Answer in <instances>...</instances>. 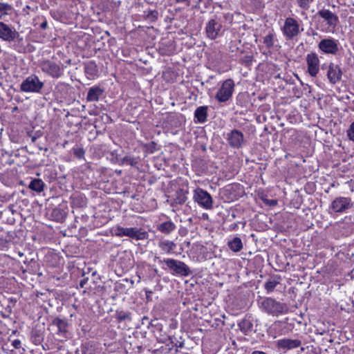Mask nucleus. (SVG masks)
Wrapping results in <instances>:
<instances>
[{"label": "nucleus", "mask_w": 354, "mask_h": 354, "mask_svg": "<svg viewBox=\"0 0 354 354\" xmlns=\"http://www.w3.org/2000/svg\"><path fill=\"white\" fill-rule=\"evenodd\" d=\"M261 310L268 315L278 317L286 314L288 307L285 303L276 300L272 297L263 298L259 303Z\"/></svg>", "instance_id": "obj_1"}, {"label": "nucleus", "mask_w": 354, "mask_h": 354, "mask_svg": "<svg viewBox=\"0 0 354 354\" xmlns=\"http://www.w3.org/2000/svg\"><path fill=\"white\" fill-rule=\"evenodd\" d=\"M155 259L158 260L159 263H164L171 271L173 274L188 277L192 274V271L188 266L181 261L174 259H165L161 260L158 257H156Z\"/></svg>", "instance_id": "obj_2"}, {"label": "nucleus", "mask_w": 354, "mask_h": 354, "mask_svg": "<svg viewBox=\"0 0 354 354\" xmlns=\"http://www.w3.org/2000/svg\"><path fill=\"white\" fill-rule=\"evenodd\" d=\"M304 30L300 28L299 21L293 17H287L284 21L283 26L281 27V31L287 40H293L297 38Z\"/></svg>", "instance_id": "obj_3"}, {"label": "nucleus", "mask_w": 354, "mask_h": 354, "mask_svg": "<svg viewBox=\"0 0 354 354\" xmlns=\"http://www.w3.org/2000/svg\"><path fill=\"white\" fill-rule=\"evenodd\" d=\"M317 15L326 22V26H322L321 30L324 32H333L339 23L338 16L325 8L319 10Z\"/></svg>", "instance_id": "obj_4"}, {"label": "nucleus", "mask_w": 354, "mask_h": 354, "mask_svg": "<svg viewBox=\"0 0 354 354\" xmlns=\"http://www.w3.org/2000/svg\"><path fill=\"white\" fill-rule=\"evenodd\" d=\"M39 67L44 73L52 78L59 79L64 75V66L53 60H43L39 64Z\"/></svg>", "instance_id": "obj_5"}, {"label": "nucleus", "mask_w": 354, "mask_h": 354, "mask_svg": "<svg viewBox=\"0 0 354 354\" xmlns=\"http://www.w3.org/2000/svg\"><path fill=\"white\" fill-rule=\"evenodd\" d=\"M44 86V83L39 80L37 75L28 76L20 84V90L24 93H40Z\"/></svg>", "instance_id": "obj_6"}, {"label": "nucleus", "mask_w": 354, "mask_h": 354, "mask_svg": "<svg viewBox=\"0 0 354 354\" xmlns=\"http://www.w3.org/2000/svg\"><path fill=\"white\" fill-rule=\"evenodd\" d=\"M114 234L118 237L128 236L136 240H144L147 239L148 234L137 227H123L116 226L113 228Z\"/></svg>", "instance_id": "obj_7"}, {"label": "nucleus", "mask_w": 354, "mask_h": 354, "mask_svg": "<svg viewBox=\"0 0 354 354\" xmlns=\"http://www.w3.org/2000/svg\"><path fill=\"white\" fill-rule=\"evenodd\" d=\"M222 21L217 16L209 19L205 25V33L207 38L214 40L223 34Z\"/></svg>", "instance_id": "obj_8"}, {"label": "nucleus", "mask_w": 354, "mask_h": 354, "mask_svg": "<svg viewBox=\"0 0 354 354\" xmlns=\"http://www.w3.org/2000/svg\"><path fill=\"white\" fill-rule=\"evenodd\" d=\"M193 200L205 209H212L213 208L214 201L212 196L202 188L197 187L194 190Z\"/></svg>", "instance_id": "obj_9"}, {"label": "nucleus", "mask_w": 354, "mask_h": 354, "mask_svg": "<svg viewBox=\"0 0 354 354\" xmlns=\"http://www.w3.org/2000/svg\"><path fill=\"white\" fill-rule=\"evenodd\" d=\"M0 39L9 43L23 40V37L20 36L19 32L16 30L14 26L2 21H0Z\"/></svg>", "instance_id": "obj_10"}, {"label": "nucleus", "mask_w": 354, "mask_h": 354, "mask_svg": "<svg viewBox=\"0 0 354 354\" xmlns=\"http://www.w3.org/2000/svg\"><path fill=\"white\" fill-rule=\"evenodd\" d=\"M234 86V82L232 79L225 80L218 90L215 99L223 103L228 101L232 96Z\"/></svg>", "instance_id": "obj_11"}, {"label": "nucleus", "mask_w": 354, "mask_h": 354, "mask_svg": "<svg viewBox=\"0 0 354 354\" xmlns=\"http://www.w3.org/2000/svg\"><path fill=\"white\" fill-rule=\"evenodd\" d=\"M318 48L326 54L336 55L339 50V41L332 37L325 38L319 41Z\"/></svg>", "instance_id": "obj_12"}, {"label": "nucleus", "mask_w": 354, "mask_h": 354, "mask_svg": "<svg viewBox=\"0 0 354 354\" xmlns=\"http://www.w3.org/2000/svg\"><path fill=\"white\" fill-rule=\"evenodd\" d=\"M352 203L351 198L339 196L335 198L329 209L335 213H344L348 209L351 208Z\"/></svg>", "instance_id": "obj_13"}, {"label": "nucleus", "mask_w": 354, "mask_h": 354, "mask_svg": "<svg viewBox=\"0 0 354 354\" xmlns=\"http://www.w3.org/2000/svg\"><path fill=\"white\" fill-rule=\"evenodd\" d=\"M226 140L228 145L234 149L241 148L245 142L243 133L236 129H232L227 134Z\"/></svg>", "instance_id": "obj_14"}, {"label": "nucleus", "mask_w": 354, "mask_h": 354, "mask_svg": "<svg viewBox=\"0 0 354 354\" xmlns=\"http://www.w3.org/2000/svg\"><path fill=\"white\" fill-rule=\"evenodd\" d=\"M301 340L299 339L283 338L277 342V347L283 351L292 350L301 347V351H304V348L301 347Z\"/></svg>", "instance_id": "obj_15"}, {"label": "nucleus", "mask_w": 354, "mask_h": 354, "mask_svg": "<svg viewBox=\"0 0 354 354\" xmlns=\"http://www.w3.org/2000/svg\"><path fill=\"white\" fill-rule=\"evenodd\" d=\"M306 64L308 72L311 77H316L319 71V59L315 53L306 55Z\"/></svg>", "instance_id": "obj_16"}, {"label": "nucleus", "mask_w": 354, "mask_h": 354, "mask_svg": "<svg viewBox=\"0 0 354 354\" xmlns=\"http://www.w3.org/2000/svg\"><path fill=\"white\" fill-rule=\"evenodd\" d=\"M326 75L329 82L332 84H335L342 80V68L339 65L330 62L328 66Z\"/></svg>", "instance_id": "obj_17"}, {"label": "nucleus", "mask_w": 354, "mask_h": 354, "mask_svg": "<svg viewBox=\"0 0 354 354\" xmlns=\"http://www.w3.org/2000/svg\"><path fill=\"white\" fill-rule=\"evenodd\" d=\"M104 89L100 86H93L89 88L87 95V102H97L100 97L103 95Z\"/></svg>", "instance_id": "obj_18"}, {"label": "nucleus", "mask_w": 354, "mask_h": 354, "mask_svg": "<svg viewBox=\"0 0 354 354\" xmlns=\"http://www.w3.org/2000/svg\"><path fill=\"white\" fill-rule=\"evenodd\" d=\"M53 325L57 326V334L66 337V334L68 332V322L64 319H61L59 317H55L52 322Z\"/></svg>", "instance_id": "obj_19"}, {"label": "nucleus", "mask_w": 354, "mask_h": 354, "mask_svg": "<svg viewBox=\"0 0 354 354\" xmlns=\"http://www.w3.org/2000/svg\"><path fill=\"white\" fill-rule=\"evenodd\" d=\"M238 326L244 335H248L253 330V324L250 317L243 318L238 323Z\"/></svg>", "instance_id": "obj_20"}, {"label": "nucleus", "mask_w": 354, "mask_h": 354, "mask_svg": "<svg viewBox=\"0 0 354 354\" xmlns=\"http://www.w3.org/2000/svg\"><path fill=\"white\" fill-rule=\"evenodd\" d=\"M207 106H201L198 107L194 112V118L199 123H204L207 120Z\"/></svg>", "instance_id": "obj_21"}, {"label": "nucleus", "mask_w": 354, "mask_h": 354, "mask_svg": "<svg viewBox=\"0 0 354 354\" xmlns=\"http://www.w3.org/2000/svg\"><path fill=\"white\" fill-rule=\"evenodd\" d=\"M276 41V33L274 30H270L268 33L263 37V43L268 49H271L274 46Z\"/></svg>", "instance_id": "obj_22"}, {"label": "nucleus", "mask_w": 354, "mask_h": 354, "mask_svg": "<svg viewBox=\"0 0 354 354\" xmlns=\"http://www.w3.org/2000/svg\"><path fill=\"white\" fill-rule=\"evenodd\" d=\"M227 245L229 248L234 252H240L243 249L242 241L241 238L238 236L234 237L232 240L229 241Z\"/></svg>", "instance_id": "obj_23"}, {"label": "nucleus", "mask_w": 354, "mask_h": 354, "mask_svg": "<svg viewBox=\"0 0 354 354\" xmlns=\"http://www.w3.org/2000/svg\"><path fill=\"white\" fill-rule=\"evenodd\" d=\"M24 263L27 265L30 272L37 273L39 270V265L35 258L26 257L25 260H24Z\"/></svg>", "instance_id": "obj_24"}, {"label": "nucleus", "mask_w": 354, "mask_h": 354, "mask_svg": "<svg viewBox=\"0 0 354 354\" xmlns=\"http://www.w3.org/2000/svg\"><path fill=\"white\" fill-rule=\"evenodd\" d=\"M176 229L175 224L171 221H168L166 222H163L159 225L158 227V230L160 231L162 233L169 234L171 232H173Z\"/></svg>", "instance_id": "obj_25"}, {"label": "nucleus", "mask_w": 354, "mask_h": 354, "mask_svg": "<svg viewBox=\"0 0 354 354\" xmlns=\"http://www.w3.org/2000/svg\"><path fill=\"white\" fill-rule=\"evenodd\" d=\"M44 185L45 184L41 179L34 178L30 181L28 187L32 191L40 193L43 191Z\"/></svg>", "instance_id": "obj_26"}, {"label": "nucleus", "mask_w": 354, "mask_h": 354, "mask_svg": "<svg viewBox=\"0 0 354 354\" xmlns=\"http://www.w3.org/2000/svg\"><path fill=\"white\" fill-rule=\"evenodd\" d=\"M279 279L280 277H278L277 279H270L265 283L264 288L268 294H270L274 291L276 286L280 283Z\"/></svg>", "instance_id": "obj_27"}, {"label": "nucleus", "mask_w": 354, "mask_h": 354, "mask_svg": "<svg viewBox=\"0 0 354 354\" xmlns=\"http://www.w3.org/2000/svg\"><path fill=\"white\" fill-rule=\"evenodd\" d=\"M115 319L118 322L124 321H131V314L128 311L117 310L115 313Z\"/></svg>", "instance_id": "obj_28"}, {"label": "nucleus", "mask_w": 354, "mask_h": 354, "mask_svg": "<svg viewBox=\"0 0 354 354\" xmlns=\"http://www.w3.org/2000/svg\"><path fill=\"white\" fill-rule=\"evenodd\" d=\"M158 246L162 250L170 253L174 249L176 245L173 241L167 240L159 242Z\"/></svg>", "instance_id": "obj_29"}, {"label": "nucleus", "mask_w": 354, "mask_h": 354, "mask_svg": "<svg viewBox=\"0 0 354 354\" xmlns=\"http://www.w3.org/2000/svg\"><path fill=\"white\" fill-rule=\"evenodd\" d=\"M84 72L89 75H95L97 72V66L94 62H89L85 64Z\"/></svg>", "instance_id": "obj_30"}, {"label": "nucleus", "mask_w": 354, "mask_h": 354, "mask_svg": "<svg viewBox=\"0 0 354 354\" xmlns=\"http://www.w3.org/2000/svg\"><path fill=\"white\" fill-rule=\"evenodd\" d=\"M145 17L151 22H155L158 18V12L156 10H147L144 11Z\"/></svg>", "instance_id": "obj_31"}, {"label": "nucleus", "mask_w": 354, "mask_h": 354, "mask_svg": "<svg viewBox=\"0 0 354 354\" xmlns=\"http://www.w3.org/2000/svg\"><path fill=\"white\" fill-rule=\"evenodd\" d=\"M82 354H95L94 349L89 342H85L81 346Z\"/></svg>", "instance_id": "obj_32"}, {"label": "nucleus", "mask_w": 354, "mask_h": 354, "mask_svg": "<svg viewBox=\"0 0 354 354\" xmlns=\"http://www.w3.org/2000/svg\"><path fill=\"white\" fill-rule=\"evenodd\" d=\"M12 9V7L10 4L0 2V19L1 18L2 15H8V12L11 11Z\"/></svg>", "instance_id": "obj_33"}, {"label": "nucleus", "mask_w": 354, "mask_h": 354, "mask_svg": "<svg viewBox=\"0 0 354 354\" xmlns=\"http://www.w3.org/2000/svg\"><path fill=\"white\" fill-rule=\"evenodd\" d=\"M122 163L131 165V167H137L138 162L134 157L124 156L122 158Z\"/></svg>", "instance_id": "obj_34"}, {"label": "nucleus", "mask_w": 354, "mask_h": 354, "mask_svg": "<svg viewBox=\"0 0 354 354\" xmlns=\"http://www.w3.org/2000/svg\"><path fill=\"white\" fill-rule=\"evenodd\" d=\"M31 338H32V342L36 344V345H38V344H40L41 342H42L43 340V337L41 336V335L39 333V331H32V335H31Z\"/></svg>", "instance_id": "obj_35"}, {"label": "nucleus", "mask_w": 354, "mask_h": 354, "mask_svg": "<svg viewBox=\"0 0 354 354\" xmlns=\"http://www.w3.org/2000/svg\"><path fill=\"white\" fill-rule=\"evenodd\" d=\"M297 5L302 9L308 10L313 0H296Z\"/></svg>", "instance_id": "obj_36"}, {"label": "nucleus", "mask_w": 354, "mask_h": 354, "mask_svg": "<svg viewBox=\"0 0 354 354\" xmlns=\"http://www.w3.org/2000/svg\"><path fill=\"white\" fill-rule=\"evenodd\" d=\"M74 155L79 159L84 158L85 151L82 147H76L73 149Z\"/></svg>", "instance_id": "obj_37"}, {"label": "nucleus", "mask_w": 354, "mask_h": 354, "mask_svg": "<svg viewBox=\"0 0 354 354\" xmlns=\"http://www.w3.org/2000/svg\"><path fill=\"white\" fill-rule=\"evenodd\" d=\"M239 44H240V41H237V40L232 41L230 43V46H229L230 51L232 53L238 52L239 50Z\"/></svg>", "instance_id": "obj_38"}, {"label": "nucleus", "mask_w": 354, "mask_h": 354, "mask_svg": "<svg viewBox=\"0 0 354 354\" xmlns=\"http://www.w3.org/2000/svg\"><path fill=\"white\" fill-rule=\"evenodd\" d=\"M10 242V239H6L5 237L0 238V250H4L8 248V244Z\"/></svg>", "instance_id": "obj_39"}, {"label": "nucleus", "mask_w": 354, "mask_h": 354, "mask_svg": "<svg viewBox=\"0 0 354 354\" xmlns=\"http://www.w3.org/2000/svg\"><path fill=\"white\" fill-rule=\"evenodd\" d=\"M347 136L351 140L354 142V121L351 124L348 129L347 130Z\"/></svg>", "instance_id": "obj_40"}, {"label": "nucleus", "mask_w": 354, "mask_h": 354, "mask_svg": "<svg viewBox=\"0 0 354 354\" xmlns=\"http://www.w3.org/2000/svg\"><path fill=\"white\" fill-rule=\"evenodd\" d=\"M223 18L225 21H228L229 24H232L233 21V15L230 12L223 13Z\"/></svg>", "instance_id": "obj_41"}, {"label": "nucleus", "mask_w": 354, "mask_h": 354, "mask_svg": "<svg viewBox=\"0 0 354 354\" xmlns=\"http://www.w3.org/2000/svg\"><path fill=\"white\" fill-rule=\"evenodd\" d=\"M147 149L151 153H153L158 150L157 148V144L155 142H151L149 145L147 147Z\"/></svg>", "instance_id": "obj_42"}, {"label": "nucleus", "mask_w": 354, "mask_h": 354, "mask_svg": "<svg viewBox=\"0 0 354 354\" xmlns=\"http://www.w3.org/2000/svg\"><path fill=\"white\" fill-rule=\"evenodd\" d=\"M12 346L15 348H17V349L20 348L21 346V342L19 339H15L12 342Z\"/></svg>", "instance_id": "obj_43"}, {"label": "nucleus", "mask_w": 354, "mask_h": 354, "mask_svg": "<svg viewBox=\"0 0 354 354\" xmlns=\"http://www.w3.org/2000/svg\"><path fill=\"white\" fill-rule=\"evenodd\" d=\"M88 277H84L80 281V283H79V286L82 288H85V286L86 284L88 282Z\"/></svg>", "instance_id": "obj_44"}, {"label": "nucleus", "mask_w": 354, "mask_h": 354, "mask_svg": "<svg viewBox=\"0 0 354 354\" xmlns=\"http://www.w3.org/2000/svg\"><path fill=\"white\" fill-rule=\"evenodd\" d=\"M6 239H10V242L14 239L15 238V233L8 232H7L6 236H5Z\"/></svg>", "instance_id": "obj_45"}, {"label": "nucleus", "mask_w": 354, "mask_h": 354, "mask_svg": "<svg viewBox=\"0 0 354 354\" xmlns=\"http://www.w3.org/2000/svg\"><path fill=\"white\" fill-rule=\"evenodd\" d=\"M48 27V22L46 20H44L41 24H40V28L43 30H45Z\"/></svg>", "instance_id": "obj_46"}, {"label": "nucleus", "mask_w": 354, "mask_h": 354, "mask_svg": "<svg viewBox=\"0 0 354 354\" xmlns=\"http://www.w3.org/2000/svg\"><path fill=\"white\" fill-rule=\"evenodd\" d=\"M176 3H185L187 6H189L190 4V0H175Z\"/></svg>", "instance_id": "obj_47"}, {"label": "nucleus", "mask_w": 354, "mask_h": 354, "mask_svg": "<svg viewBox=\"0 0 354 354\" xmlns=\"http://www.w3.org/2000/svg\"><path fill=\"white\" fill-rule=\"evenodd\" d=\"M174 346L178 348H183L184 346V343L183 342L177 341V342L174 344Z\"/></svg>", "instance_id": "obj_48"}, {"label": "nucleus", "mask_w": 354, "mask_h": 354, "mask_svg": "<svg viewBox=\"0 0 354 354\" xmlns=\"http://www.w3.org/2000/svg\"><path fill=\"white\" fill-rule=\"evenodd\" d=\"M238 227V223H234L230 225V230H235Z\"/></svg>", "instance_id": "obj_49"}, {"label": "nucleus", "mask_w": 354, "mask_h": 354, "mask_svg": "<svg viewBox=\"0 0 354 354\" xmlns=\"http://www.w3.org/2000/svg\"><path fill=\"white\" fill-rule=\"evenodd\" d=\"M145 292H146V297H147V300H149L150 295L153 293V292L151 290H146Z\"/></svg>", "instance_id": "obj_50"}, {"label": "nucleus", "mask_w": 354, "mask_h": 354, "mask_svg": "<svg viewBox=\"0 0 354 354\" xmlns=\"http://www.w3.org/2000/svg\"><path fill=\"white\" fill-rule=\"evenodd\" d=\"M225 187H242V186H241L239 184H232V185H229L226 186Z\"/></svg>", "instance_id": "obj_51"}, {"label": "nucleus", "mask_w": 354, "mask_h": 354, "mask_svg": "<svg viewBox=\"0 0 354 354\" xmlns=\"http://www.w3.org/2000/svg\"><path fill=\"white\" fill-rule=\"evenodd\" d=\"M252 354H266V353H264L263 351H254L252 353Z\"/></svg>", "instance_id": "obj_52"}, {"label": "nucleus", "mask_w": 354, "mask_h": 354, "mask_svg": "<svg viewBox=\"0 0 354 354\" xmlns=\"http://www.w3.org/2000/svg\"><path fill=\"white\" fill-rule=\"evenodd\" d=\"M38 136H33L31 137V140L32 142H35L36 141V140L37 139Z\"/></svg>", "instance_id": "obj_53"}, {"label": "nucleus", "mask_w": 354, "mask_h": 354, "mask_svg": "<svg viewBox=\"0 0 354 354\" xmlns=\"http://www.w3.org/2000/svg\"><path fill=\"white\" fill-rule=\"evenodd\" d=\"M153 272H154L155 274H156V275L160 277V275L158 274V270L157 268H154L153 269Z\"/></svg>", "instance_id": "obj_54"}, {"label": "nucleus", "mask_w": 354, "mask_h": 354, "mask_svg": "<svg viewBox=\"0 0 354 354\" xmlns=\"http://www.w3.org/2000/svg\"><path fill=\"white\" fill-rule=\"evenodd\" d=\"M1 315L4 318H8L9 317L8 315L4 314L3 313H1Z\"/></svg>", "instance_id": "obj_55"}, {"label": "nucleus", "mask_w": 354, "mask_h": 354, "mask_svg": "<svg viewBox=\"0 0 354 354\" xmlns=\"http://www.w3.org/2000/svg\"><path fill=\"white\" fill-rule=\"evenodd\" d=\"M271 205H276L277 204V201H271L270 203Z\"/></svg>", "instance_id": "obj_56"}, {"label": "nucleus", "mask_w": 354, "mask_h": 354, "mask_svg": "<svg viewBox=\"0 0 354 354\" xmlns=\"http://www.w3.org/2000/svg\"><path fill=\"white\" fill-rule=\"evenodd\" d=\"M18 255L21 257L24 256V253H22L21 252H19Z\"/></svg>", "instance_id": "obj_57"}, {"label": "nucleus", "mask_w": 354, "mask_h": 354, "mask_svg": "<svg viewBox=\"0 0 354 354\" xmlns=\"http://www.w3.org/2000/svg\"><path fill=\"white\" fill-rule=\"evenodd\" d=\"M89 114H90L91 115H96V114L94 113V111H92V112H91V111H90V112H89Z\"/></svg>", "instance_id": "obj_58"}, {"label": "nucleus", "mask_w": 354, "mask_h": 354, "mask_svg": "<svg viewBox=\"0 0 354 354\" xmlns=\"http://www.w3.org/2000/svg\"><path fill=\"white\" fill-rule=\"evenodd\" d=\"M58 85L65 86V84H64V83H62V82H59Z\"/></svg>", "instance_id": "obj_59"}, {"label": "nucleus", "mask_w": 354, "mask_h": 354, "mask_svg": "<svg viewBox=\"0 0 354 354\" xmlns=\"http://www.w3.org/2000/svg\"><path fill=\"white\" fill-rule=\"evenodd\" d=\"M71 59H68V60L66 61V63H67L68 64H71Z\"/></svg>", "instance_id": "obj_60"}, {"label": "nucleus", "mask_w": 354, "mask_h": 354, "mask_svg": "<svg viewBox=\"0 0 354 354\" xmlns=\"http://www.w3.org/2000/svg\"><path fill=\"white\" fill-rule=\"evenodd\" d=\"M144 319L147 320V319H148V318H147V317H144L142 318V320H144Z\"/></svg>", "instance_id": "obj_61"}, {"label": "nucleus", "mask_w": 354, "mask_h": 354, "mask_svg": "<svg viewBox=\"0 0 354 354\" xmlns=\"http://www.w3.org/2000/svg\"><path fill=\"white\" fill-rule=\"evenodd\" d=\"M26 8L27 9H30V6H26Z\"/></svg>", "instance_id": "obj_62"}]
</instances>
